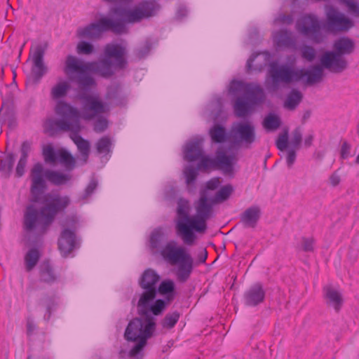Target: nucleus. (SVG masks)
Returning <instances> with one entry per match:
<instances>
[{"mask_svg": "<svg viewBox=\"0 0 359 359\" xmlns=\"http://www.w3.org/2000/svg\"><path fill=\"white\" fill-rule=\"evenodd\" d=\"M314 239L313 238H306L303 237L302 239V250L306 252H313L314 250L313 248Z\"/></svg>", "mask_w": 359, "mask_h": 359, "instance_id": "nucleus-51", "label": "nucleus"}, {"mask_svg": "<svg viewBox=\"0 0 359 359\" xmlns=\"http://www.w3.org/2000/svg\"><path fill=\"white\" fill-rule=\"evenodd\" d=\"M160 8V5L154 1H144L133 9L119 6L112 8L110 11L118 17V19L113 20L114 22H119L123 26V30L118 34H121L126 32V23L138 22L144 18L153 17L157 14Z\"/></svg>", "mask_w": 359, "mask_h": 359, "instance_id": "nucleus-10", "label": "nucleus"}, {"mask_svg": "<svg viewBox=\"0 0 359 359\" xmlns=\"http://www.w3.org/2000/svg\"><path fill=\"white\" fill-rule=\"evenodd\" d=\"M43 158L47 163H55L57 160V151L50 144L44 146L42 151Z\"/></svg>", "mask_w": 359, "mask_h": 359, "instance_id": "nucleus-41", "label": "nucleus"}, {"mask_svg": "<svg viewBox=\"0 0 359 359\" xmlns=\"http://www.w3.org/2000/svg\"><path fill=\"white\" fill-rule=\"evenodd\" d=\"M302 141V133L299 128H295L292 133V139L290 140V144L292 149H299L300 144Z\"/></svg>", "mask_w": 359, "mask_h": 359, "instance_id": "nucleus-44", "label": "nucleus"}, {"mask_svg": "<svg viewBox=\"0 0 359 359\" xmlns=\"http://www.w3.org/2000/svg\"><path fill=\"white\" fill-rule=\"evenodd\" d=\"M48 48L47 43L36 45L32 52L31 68L32 80L34 84H38L43 76L48 72L43 57Z\"/></svg>", "mask_w": 359, "mask_h": 359, "instance_id": "nucleus-15", "label": "nucleus"}, {"mask_svg": "<svg viewBox=\"0 0 359 359\" xmlns=\"http://www.w3.org/2000/svg\"><path fill=\"white\" fill-rule=\"evenodd\" d=\"M276 145L278 149L280 151H284L287 149L288 146V133L287 131H285L283 134H280L278 136L276 142Z\"/></svg>", "mask_w": 359, "mask_h": 359, "instance_id": "nucleus-47", "label": "nucleus"}, {"mask_svg": "<svg viewBox=\"0 0 359 359\" xmlns=\"http://www.w3.org/2000/svg\"><path fill=\"white\" fill-rule=\"evenodd\" d=\"M273 37L276 44L280 48H291L295 44L292 32L287 29L277 32Z\"/></svg>", "mask_w": 359, "mask_h": 359, "instance_id": "nucleus-27", "label": "nucleus"}, {"mask_svg": "<svg viewBox=\"0 0 359 359\" xmlns=\"http://www.w3.org/2000/svg\"><path fill=\"white\" fill-rule=\"evenodd\" d=\"M231 137L234 144L251 149L256 141L255 127L250 122L236 123L231 128Z\"/></svg>", "mask_w": 359, "mask_h": 359, "instance_id": "nucleus-14", "label": "nucleus"}, {"mask_svg": "<svg viewBox=\"0 0 359 359\" xmlns=\"http://www.w3.org/2000/svg\"><path fill=\"white\" fill-rule=\"evenodd\" d=\"M39 273V280L42 283L53 284L57 279V276L48 260H44L40 264Z\"/></svg>", "mask_w": 359, "mask_h": 359, "instance_id": "nucleus-25", "label": "nucleus"}, {"mask_svg": "<svg viewBox=\"0 0 359 359\" xmlns=\"http://www.w3.org/2000/svg\"><path fill=\"white\" fill-rule=\"evenodd\" d=\"M277 21L286 25H290L293 22V18L291 15H280L276 19Z\"/></svg>", "mask_w": 359, "mask_h": 359, "instance_id": "nucleus-60", "label": "nucleus"}, {"mask_svg": "<svg viewBox=\"0 0 359 359\" xmlns=\"http://www.w3.org/2000/svg\"><path fill=\"white\" fill-rule=\"evenodd\" d=\"M94 52V46L90 42L81 41L76 46V53L79 55H90Z\"/></svg>", "mask_w": 359, "mask_h": 359, "instance_id": "nucleus-42", "label": "nucleus"}, {"mask_svg": "<svg viewBox=\"0 0 359 359\" xmlns=\"http://www.w3.org/2000/svg\"><path fill=\"white\" fill-rule=\"evenodd\" d=\"M343 3H344L348 11L354 15L355 16H359V4L357 2H355L352 0H345Z\"/></svg>", "mask_w": 359, "mask_h": 359, "instance_id": "nucleus-53", "label": "nucleus"}, {"mask_svg": "<svg viewBox=\"0 0 359 359\" xmlns=\"http://www.w3.org/2000/svg\"><path fill=\"white\" fill-rule=\"evenodd\" d=\"M203 155L202 140H195L188 142L184 150V158L189 162L199 159Z\"/></svg>", "mask_w": 359, "mask_h": 359, "instance_id": "nucleus-22", "label": "nucleus"}, {"mask_svg": "<svg viewBox=\"0 0 359 359\" xmlns=\"http://www.w3.org/2000/svg\"><path fill=\"white\" fill-rule=\"evenodd\" d=\"M78 98L82 104L81 117L85 121L93 120L97 115L108 112L110 105L123 106L127 101L118 84L112 85L107 88L105 99L109 101L108 103L103 102L97 95L85 92L80 93Z\"/></svg>", "mask_w": 359, "mask_h": 359, "instance_id": "nucleus-7", "label": "nucleus"}, {"mask_svg": "<svg viewBox=\"0 0 359 359\" xmlns=\"http://www.w3.org/2000/svg\"><path fill=\"white\" fill-rule=\"evenodd\" d=\"M220 184L219 180L218 177H214L206 183V189L209 190H215L216 189Z\"/></svg>", "mask_w": 359, "mask_h": 359, "instance_id": "nucleus-59", "label": "nucleus"}, {"mask_svg": "<svg viewBox=\"0 0 359 359\" xmlns=\"http://www.w3.org/2000/svg\"><path fill=\"white\" fill-rule=\"evenodd\" d=\"M313 139H314V137H313V135H312V134H310L308 136H306L304 141V146L306 148L310 147L312 144Z\"/></svg>", "mask_w": 359, "mask_h": 359, "instance_id": "nucleus-63", "label": "nucleus"}, {"mask_svg": "<svg viewBox=\"0 0 359 359\" xmlns=\"http://www.w3.org/2000/svg\"><path fill=\"white\" fill-rule=\"evenodd\" d=\"M351 145L347 141H344L340 150L341 158L342 159L348 158L351 156Z\"/></svg>", "mask_w": 359, "mask_h": 359, "instance_id": "nucleus-56", "label": "nucleus"}, {"mask_svg": "<svg viewBox=\"0 0 359 359\" xmlns=\"http://www.w3.org/2000/svg\"><path fill=\"white\" fill-rule=\"evenodd\" d=\"M79 133L80 132H72L70 133L69 137L76 145L84 161L86 162L89 156L90 145L88 140H85L79 135Z\"/></svg>", "mask_w": 359, "mask_h": 359, "instance_id": "nucleus-26", "label": "nucleus"}, {"mask_svg": "<svg viewBox=\"0 0 359 359\" xmlns=\"http://www.w3.org/2000/svg\"><path fill=\"white\" fill-rule=\"evenodd\" d=\"M208 258V252L205 248H201L197 254V264H204Z\"/></svg>", "mask_w": 359, "mask_h": 359, "instance_id": "nucleus-58", "label": "nucleus"}, {"mask_svg": "<svg viewBox=\"0 0 359 359\" xmlns=\"http://www.w3.org/2000/svg\"><path fill=\"white\" fill-rule=\"evenodd\" d=\"M321 28L320 20L313 14L302 16L296 23L297 32L315 43H320L323 41L324 36L321 32Z\"/></svg>", "mask_w": 359, "mask_h": 359, "instance_id": "nucleus-12", "label": "nucleus"}, {"mask_svg": "<svg viewBox=\"0 0 359 359\" xmlns=\"http://www.w3.org/2000/svg\"><path fill=\"white\" fill-rule=\"evenodd\" d=\"M111 141L107 136L101 137L96 144V149L99 154H107L111 152Z\"/></svg>", "mask_w": 359, "mask_h": 359, "instance_id": "nucleus-39", "label": "nucleus"}, {"mask_svg": "<svg viewBox=\"0 0 359 359\" xmlns=\"http://www.w3.org/2000/svg\"><path fill=\"white\" fill-rule=\"evenodd\" d=\"M41 257L39 250L36 248H30L25 255V266L27 272L32 271L36 266Z\"/></svg>", "mask_w": 359, "mask_h": 359, "instance_id": "nucleus-33", "label": "nucleus"}, {"mask_svg": "<svg viewBox=\"0 0 359 359\" xmlns=\"http://www.w3.org/2000/svg\"><path fill=\"white\" fill-rule=\"evenodd\" d=\"M180 317V313L177 311L169 312L165 314L161 320L160 324L163 329L170 330L175 327Z\"/></svg>", "mask_w": 359, "mask_h": 359, "instance_id": "nucleus-37", "label": "nucleus"}, {"mask_svg": "<svg viewBox=\"0 0 359 359\" xmlns=\"http://www.w3.org/2000/svg\"><path fill=\"white\" fill-rule=\"evenodd\" d=\"M257 55H258L257 54H252L250 57V58L248 60L247 64H246V71L248 73H250L252 71L261 72L262 70L263 67L265 66V64H264V65H260L257 67H252V63H253L254 60H255V58L257 57Z\"/></svg>", "mask_w": 359, "mask_h": 359, "instance_id": "nucleus-52", "label": "nucleus"}, {"mask_svg": "<svg viewBox=\"0 0 359 359\" xmlns=\"http://www.w3.org/2000/svg\"><path fill=\"white\" fill-rule=\"evenodd\" d=\"M265 291L261 283L252 285L244 293V303L248 306H256L264 302Z\"/></svg>", "mask_w": 359, "mask_h": 359, "instance_id": "nucleus-18", "label": "nucleus"}, {"mask_svg": "<svg viewBox=\"0 0 359 359\" xmlns=\"http://www.w3.org/2000/svg\"><path fill=\"white\" fill-rule=\"evenodd\" d=\"M70 88L69 84L67 81H62L57 83L51 89L50 95L54 100L65 97Z\"/></svg>", "mask_w": 359, "mask_h": 359, "instance_id": "nucleus-38", "label": "nucleus"}, {"mask_svg": "<svg viewBox=\"0 0 359 359\" xmlns=\"http://www.w3.org/2000/svg\"><path fill=\"white\" fill-rule=\"evenodd\" d=\"M160 280V275L152 269L144 270L138 280V285L142 290L137 304L140 316L130 320L124 332L126 341L135 342L128 352L130 359H143L147 341L156 331V316L161 315L166 309L164 299H156V289Z\"/></svg>", "mask_w": 359, "mask_h": 359, "instance_id": "nucleus-1", "label": "nucleus"}, {"mask_svg": "<svg viewBox=\"0 0 359 359\" xmlns=\"http://www.w3.org/2000/svg\"><path fill=\"white\" fill-rule=\"evenodd\" d=\"M245 95L252 105L262 104L265 100L264 90L258 84L248 83Z\"/></svg>", "mask_w": 359, "mask_h": 359, "instance_id": "nucleus-24", "label": "nucleus"}, {"mask_svg": "<svg viewBox=\"0 0 359 359\" xmlns=\"http://www.w3.org/2000/svg\"><path fill=\"white\" fill-rule=\"evenodd\" d=\"M281 125L280 117L273 113L267 114L264 121L263 126L268 131H273L277 130Z\"/></svg>", "mask_w": 359, "mask_h": 359, "instance_id": "nucleus-36", "label": "nucleus"}, {"mask_svg": "<svg viewBox=\"0 0 359 359\" xmlns=\"http://www.w3.org/2000/svg\"><path fill=\"white\" fill-rule=\"evenodd\" d=\"M36 329V325L31 318L27 320V335H32Z\"/></svg>", "mask_w": 359, "mask_h": 359, "instance_id": "nucleus-61", "label": "nucleus"}, {"mask_svg": "<svg viewBox=\"0 0 359 359\" xmlns=\"http://www.w3.org/2000/svg\"><path fill=\"white\" fill-rule=\"evenodd\" d=\"M81 126L79 120L69 121L65 119L49 118L44 123V133L49 136L57 135L61 131L81 132Z\"/></svg>", "mask_w": 359, "mask_h": 359, "instance_id": "nucleus-16", "label": "nucleus"}, {"mask_svg": "<svg viewBox=\"0 0 359 359\" xmlns=\"http://www.w3.org/2000/svg\"><path fill=\"white\" fill-rule=\"evenodd\" d=\"M97 187V181L95 179H92L87 187L85 189L84 194L82 196L83 199H86L89 197Z\"/></svg>", "mask_w": 359, "mask_h": 359, "instance_id": "nucleus-54", "label": "nucleus"}, {"mask_svg": "<svg viewBox=\"0 0 359 359\" xmlns=\"http://www.w3.org/2000/svg\"><path fill=\"white\" fill-rule=\"evenodd\" d=\"M197 168H195L192 166H187L184 168V174L186 179V183L188 185L192 184L195 182L198 176Z\"/></svg>", "mask_w": 359, "mask_h": 359, "instance_id": "nucleus-43", "label": "nucleus"}, {"mask_svg": "<svg viewBox=\"0 0 359 359\" xmlns=\"http://www.w3.org/2000/svg\"><path fill=\"white\" fill-rule=\"evenodd\" d=\"M31 150V142L29 141H24L21 144L20 158L28 159L29 153Z\"/></svg>", "mask_w": 359, "mask_h": 359, "instance_id": "nucleus-57", "label": "nucleus"}, {"mask_svg": "<svg viewBox=\"0 0 359 359\" xmlns=\"http://www.w3.org/2000/svg\"><path fill=\"white\" fill-rule=\"evenodd\" d=\"M187 10L185 8H180L178 11H177V17L179 18H184V16L187 15Z\"/></svg>", "mask_w": 359, "mask_h": 359, "instance_id": "nucleus-64", "label": "nucleus"}, {"mask_svg": "<svg viewBox=\"0 0 359 359\" xmlns=\"http://www.w3.org/2000/svg\"><path fill=\"white\" fill-rule=\"evenodd\" d=\"M57 160L60 164H62L67 170H72L76 164L74 156L67 151L65 149H60L57 151Z\"/></svg>", "mask_w": 359, "mask_h": 359, "instance_id": "nucleus-35", "label": "nucleus"}, {"mask_svg": "<svg viewBox=\"0 0 359 359\" xmlns=\"http://www.w3.org/2000/svg\"><path fill=\"white\" fill-rule=\"evenodd\" d=\"M104 53V58L90 62H83L72 55H67L64 68L65 74L70 81H75L81 90L87 91L95 86V81L89 74V72L109 78L114 74V67L123 69L127 67L125 47L120 44L109 43L106 45Z\"/></svg>", "mask_w": 359, "mask_h": 359, "instance_id": "nucleus-2", "label": "nucleus"}, {"mask_svg": "<svg viewBox=\"0 0 359 359\" xmlns=\"http://www.w3.org/2000/svg\"><path fill=\"white\" fill-rule=\"evenodd\" d=\"M27 163V159L20 158L15 170V177L20 178L25 175Z\"/></svg>", "mask_w": 359, "mask_h": 359, "instance_id": "nucleus-48", "label": "nucleus"}, {"mask_svg": "<svg viewBox=\"0 0 359 359\" xmlns=\"http://www.w3.org/2000/svg\"><path fill=\"white\" fill-rule=\"evenodd\" d=\"M252 104L243 97H238L234 102L233 111L237 117L244 118L250 114Z\"/></svg>", "mask_w": 359, "mask_h": 359, "instance_id": "nucleus-30", "label": "nucleus"}, {"mask_svg": "<svg viewBox=\"0 0 359 359\" xmlns=\"http://www.w3.org/2000/svg\"><path fill=\"white\" fill-rule=\"evenodd\" d=\"M326 15L327 27L330 31L345 32L349 30L353 26L351 20L333 7H330L327 10Z\"/></svg>", "mask_w": 359, "mask_h": 359, "instance_id": "nucleus-17", "label": "nucleus"}, {"mask_svg": "<svg viewBox=\"0 0 359 359\" xmlns=\"http://www.w3.org/2000/svg\"><path fill=\"white\" fill-rule=\"evenodd\" d=\"M303 100V94L297 89H292L287 94L283 103V107L290 110L294 111L299 106Z\"/></svg>", "mask_w": 359, "mask_h": 359, "instance_id": "nucleus-32", "label": "nucleus"}, {"mask_svg": "<svg viewBox=\"0 0 359 359\" xmlns=\"http://www.w3.org/2000/svg\"><path fill=\"white\" fill-rule=\"evenodd\" d=\"M323 68L325 67L321 63L311 66L309 69H294L287 65H278L276 62H271L269 70L271 83L268 89L276 91L279 88L280 83L288 84L297 82L304 77H306V83L312 86L322 80Z\"/></svg>", "mask_w": 359, "mask_h": 359, "instance_id": "nucleus-6", "label": "nucleus"}, {"mask_svg": "<svg viewBox=\"0 0 359 359\" xmlns=\"http://www.w3.org/2000/svg\"><path fill=\"white\" fill-rule=\"evenodd\" d=\"M151 48V44L149 41H147L144 44L137 48L135 51L136 56L139 59L145 57L150 52Z\"/></svg>", "mask_w": 359, "mask_h": 359, "instance_id": "nucleus-46", "label": "nucleus"}, {"mask_svg": "<svg viewBox=\"0 0 359 359\" xmlns=\"http://www.w3.org/2000/svg\"><path fill=\"white\" fill-rule=\"evenodd\" d=\"M108 127V121L103 117H99L94 123V131L98 133L104 132Z\"/></svg>", "mask_w": 359, "mask_h": 359, "instance_id": "nucleus-49", "label": "nucleus"}, {"mask_svg": "<svg viewBox=\"0 0 359 359\" xmlns=\"http://www.w3.org/2000/svg\"><path fill=\"white\" fill-rule=\"evenodd\" d=\"M37 304L39 306L46 309L44 319L48 321L50 318L53 311L57 306L56 297L55 295L44 294L39 299Z\"/></svg>", "mask_w": 359, "mask_h": 359, "instance_id": "nucleus-31", "label": "nucleus"}, {"mask_svg": "<svg viewBox=\"0 0 359 359\" xmlns=\"http://www.w3.org/2000/svg\"><path fill=\"white\" fill-rule=\"evenodd\" d=\"M323 295L326 304L328 306L333 307L337 312H339L343 304V298L341 293L331 285H326L323 287Z\"/></svg>", "mask_w": 359, "mask_h": 359, "instance_id": "nucleus-21", "label": "nucleus"}, {"mask_svg": "<svg viewBox=\"0 0 359 359\" xmlns=\"http://www.w3.org/2000/svg\"><path fill=\"white\" fill-rule=\"evenodd\" d=\"M44 177L55 186L65 184L71 180L69 175L48 169L44 170L40 163L34 164L31 170L30 202L36 203L41 201L42 195L47 189Z\"/></svg>", "mask_w": 359, "mask_h": 359, "instance_id": "nucleus-8", "label": "nucleus"}, {"mask_svg": "<svg viewBox=\"0 0 359 359\" xmlns=\"http://www.w3.org/2000/svg\"><path fill=\"white\" fill-rule=\"evenodd\" d=\"M123 28L122 23L114 22L112 19L104 17L97 22L90 23L79 30V35L83 38L93 39L99 38L102 33L107 31H111L114 34H119L123 30Z\"/></svg>", "mask_w": 359, "mask_h": 359, "instance_id": "nucleus-13", "label": "nucleus"}, {"mask_svg": "<svg viewBox=\"0 0 359 359\" xmlns=\"http://www.w3.org/2000/svg\"><path fill=\"white\" fill-rule=\"evenodd\" d=\"M248 83H245L241 81L233 80L229 86V91L231 93L236 94L242 92L245 93Z\"/></svg>", "mask_w": 359, "mask_h": 359, "instance_id": "nucleus-45", "label": "nucleus"}, {"mask_svg": "<svg viewBox=\"0 0 359 359\" xmlns=\"http://www.w3.org/2000/svg\"><path fill=\"white\" fill-rule=\"evenodd\" d=\"M45 205L40 210L34 205H28L26 207L23 217V228L27 232L34 231L39 221V216L42 219L43 226L51 224L57 213L64 212L70 205L71 199L68 196H61L58 194H48L45 201Z\"/></svg>", "mask_w": 359, "mask_h": 359, "instance_id": "nucleus-5", "label": "nucleus"}, {"mask_svg": "<svg viewBox=\"0 0 359 359\" xmlns=\"http://www.w3.org/2000/svg\"><path fill=\"white\" fill-rule=\"evenodd\" d=\"M15 156L13 153H8L1 158L0 173L3 178L8 179L13 170Z\"/></svg>", "mask_w": 359, "mask_h": 359, "instance_id": "nucleus-29", "label": "nucleus"}, {"mask_svg": "<svg viewBox=\"0 0 359 359\" xmlns=\"http://www.w3.org/2000/svg\"><path fill=\"white\" fill-rule=\"evenodd\" d=\"M297 149H290L287 150L286 155V163L289 168H291L296 161L297 158Z\"/></svg>", "mask_w": 359, "mask_h": 359, "instance_id": "nucleus-55", "label": "nucleus"}, {"mask_svg": "<svg viewBox=\"0 0 359 359\" xmlns=\"http://www.w3.org/2000/svg\"><path fill=\"white\" fill-rule=\"evenodd\" d=\"M330 182L333 187L337 186L340 182V177L337 172H334L330 177Z\"/></svg>", "mask_w": 359, "mask_h": 359, "instance_id": "nucleus-62", "label": "nucleus"}, {"mask_svg": "<svg viewBox=\"0 0 359 359\" xmlns=\"http://www.w3.org/2000/svg\"><path fill=\"white\" fill-rule=\"evenodd\" d=\"M233 189L231 184H227L222 187L215 194V202H223L229 198L231 193L233 192Z\"/></svg>", "mask_w": 359, "mask_h": 359, "instance_id": "nucleus-40", "label": "nucleus"}, {"mask_svg": "<svg viewBox=\"0 0 359 359\" xmlns=\"http://www.w3.org/2000/svg\"><path fill=\"white\" fill-rule=\"evenodd\" d=\"M199 159L197 169L203 170L219 169L226 175L233 177L234 175V164L237 161L235 154L228 155L224 151L217 150L215 158L202 155Z\"/></svg>", "mask_w": 359, "mask_h": 359, "instance_id": "nucleus-11", "label": "nucleus"}, {"mask_svg": "<svg viewBox=\"0 0 359 359\" xmlns=\"http://www.w3.org/2000/svg\"><path fill=\"white\" fill-rule=\"evenodd\" d=\"M76 235L74 231L65 229L58 240V248L64 256L69 255L75 248Z\"/></svg>", "mask_w": 359, "mask_h": 359, "instance_id": "nucleus-19", "label": "nucleus"}, {"mask_svg": "<svg viewBox=\"0 0 359 359\" xmlns=\"http://www.w3.org/2000/svg\"><path fill=\"white\" fill-rule=\"evenodd\" d=\"M175 283L172 280L167 279L164 280L157 285L156 289V295L160 293L162 295H165L166 303L172 301L175 298Z\"/></svg>", "mask_w": 359, "mask_h": 359, "instance_id": "nucleus-28", "label": "nucleus"}, {"mask_svg": "<svg viewBox=\"0 0 359 359\" xmlns=\"http://www.w3.org/2000/svg\"><path fill=\"white\" fill-rule=\"evenodd\" d=\"M213 205L214 201L208 198L205 191H201L199 198L194 202L196 214L190 216L189 201L184 198L178 200L175 229L184 244L194 245L197 238L194 231H205L206 222L213 216Z\"/></svg>", "mask_w": 359, "mask_h": 359, "instance_id": "nucleus-3", "label": "nucleus"}, {"mask_svg": "<svg viewBox=\"0 0 359 359\" xmlns=\"http://www.w3.org/2000/svg\"><path fill=\"white\" fill-rule=\"evenodd\" d=\"M334 51L325 52L320 59L322 65L334 73H341L347 68L348 63L341 56L351 54L355 49V43L351 39L342 36L333 44Z\"/></svg>", "mask_w": 359, "mask_h": 359, "instance_id": "nucleus-9", "label": "nucleus"}, {"mask_svg": "<svg viewBox=\"0 0 359 359\" xmlns=\"http://www.w3.org/2000/svg\"><path fill=\"white\" fill-rule=\"evenodd\" d=\"M261 215V210L258 206H251L247 208L241 215V222L245 227L254 228L256 226Z\"/></svg>", "mask_w": 359, "mask_h": 359, "instance_id": "nucleus-23", "label": "nucleus"}, {"mask_svg": "<svg viewBox=\"0 0 359 359\" xmlns=\"http://www.w3.org/2000/svg\"><path fill=\"white\" fill-rule=\"evenodd\" d=\"M165 234L162 228L158 227L152 231L149 238L151 250L161 248L160 254L167 262L177 266L175 275L178 282L185 283L191 277L194 269V260L185 248L179 246L177 243L171 240L162 247Z\"/></svg>", "mask_w": 359, "mask_h": 359, "instance_id": "nucleus-4", "label": "nucleus"}, {"mask_svg": "<svg viewBox=\"0 0 359 359\" xmlns=\"http://www.w3.org/2000/svg\"><path fill=\"white\" fill-rule=\"evenodd\" d=\"M55 112L57 115L60 116L65 120L69 121H74L75 120L79 121V117H81L82 107H81V112L78 109L64 101H59L55 107Z\"/></svg>", "mask_w": 359, "mask_h": 359, "instance_id": "nucleus-20", "label": "nucleus"}, {"mask_svg": "<svg viewBox=\"0 0 359 359\" xmlns=\"http://www.w3.org/2000/svg\"><path fill=\"white\" fill-rule=\"evenodd\" d=\"M302 56L309 62H312L316 57L315 49L311 46H305L302 52Z\"/></svg>", "mask_w": 359, "mask_h": 359, "instance_id": "nucleus-50", "label": "nucleus"}, {"mask_svg": "<svg viewBox=\"0 0 359 359\" xmlns=\"http://www.w3.org/2000/svg\"><path fill=\"white\" fill-rule=\"evenodd\" d=\"M211 140L215 143H224L227 140L228 134L225 127L215 123L209 130Z\"/></svg>", "mask_w": 359, "mask_h": 359, "instance_id": "nucleus-34", "label": "nucleus"}]
</instances>
